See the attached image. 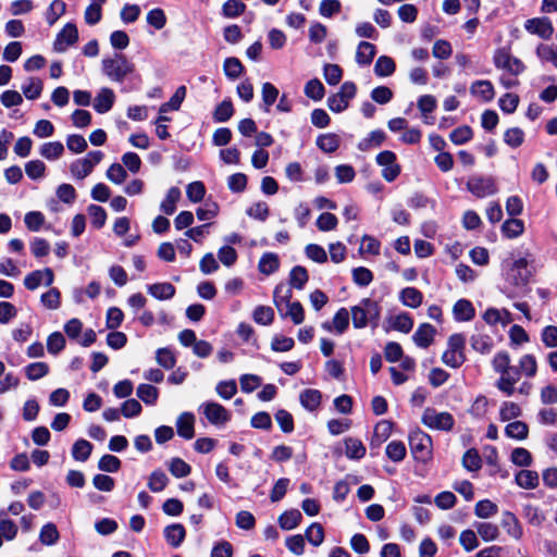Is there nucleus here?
Returning <instances> with one entry per match:
<instances>
[{"label": "nucleus", "instance_id": "nucleus-17", "mask_svg": "<svg viewBox=\"0 0 557 557\" xmlns=\"http://www.w3.org/2000/svg\"><path fill=\"white\" fill-rule=\"evenodd\" d=\"M453 314L456 321L466 322L470 321L475 315V309L471 301L468 299H459L453 307Z\"/></svg>", "mask_w": 557, "mask_h": 557}, {"label": "nucleus", "instance_id": "nucleus-64", "mask_svg": "<svg viewBox=\"0 0 557 557\" xmlns=\"http://www.w3.org/2000/svg\"><path fill=\"white\" fill-rule=\"evenodd\" d=\"M523 140L524 133L519 127L508 128L504 134V141L512 148L521 146L523 144Z\"/></svg>", "mask_w": 557, "mask_h": 557}, {"label": "nucleus", "instance_id": "nucleus-35", "mask_svg": "<svg viewBox=\"0 0 557 557\" xmlns=\"http://www.w3.org/2000/svg\"><path fill=\"white\" fill-rule=\"evenodd\" d=\"M516 482L522 488H535L539 485V474L531 470H521L516 474Z\"/></svg>", "mask_w": 557, "mask_h": 557}, {"label": "nucleus", "instance_id": "nucleus-16", "mask_svg": "<svg viewBox=\"0 0 557 557\" xmlns=\"http://www.w3.org/2000/svg\"><path fill=\"white\" fill-rule=\"evenodd\" d=\"M525 28L533 34H537L540 37L547 39L553 33L554 28L550 21L546 17L528 20Z\"/></svg>", "mask_w": 557, "mask_h": 557}, {"label": "nucleus", "instance_id": "nucleus-46", "mask_svg": "<svg viewBox=\"0 0 557 557\" xmlns=\"http://www.w3.org/2000/svg\"><path fill=\"white\" fill-rule=\"evenodd\" d=\"M234 114V108L231 100H223L213 112V120L218 123L227 122Z\"/></svg>", "mask_w": 557, "mask_h": 557}, {"label": "nucleus", "instance_id": "nucleus-60", "mask_svg": "<svg viewBox=\"0 0 557 557\" xmlns=\"http://www.w3.org/2000/svg\"><path fill=\"white\" fill-rule=\"evenodd\" d=\"M473 136V132L470 126L462 125L457 128H455L450 135L449 138L455 145H463L468 143Z\"/></svg>", "mask_w": 557, "mask_h": 557}, {"label": "nucleus", "instance_id": "nucleus-43", "mask_svg": "<svg viewBox=\"0 0 557 557\" xmlns=\"http://www.w3.org/2000/svg\"><path fill=\"white\" fill-rule=\"evenodd\" d=\"M317 146L324 152L331 153L338 149L339 138L335 134H323L317 138Z\"/></svg>", "mask_w": 557, "mask_h": 557}, {"label": "nucleus", "instance_id": "nucleus-32", "mask_svg": "<svg viewBox=\"0 0 557 557\" xmlns=\"http://www.w3.org/2000/svg\"><path fill=\"white\" fill-rule=\"evenodd\" d=\"M396 65L394 60L387 55H381L375 62L374 73L379 77H387L394 74Z\"/></svg>", "mask_w": 557, "mask_h": 557}, {"label": "nucleus", "instance_id": "nucleus-45", "mask_svg": "<svg viewBox=\"0 0 557 557\" xmlns=\"http://www.w3.org/2000/svg\"><path fill=\"white\" fill-rule=\"evenodd\" d=\"M223 70L226 77L234 81L242 75L244 66L237 58L230 57L224 60Z\"/></svg>", "mask_w": 557, "mask_h": 557}, {"label": "nucleus", "instance_id": "nucleus-51", "mask_svg": "<svg viewBox=\"0 0 557 557\" xmlns=\"http://www.w3.org/2000/svg\"><path fill=\"white\" fill-rule=\"evenodd\" d=\"M391 325L396 331L409 333L413 326V320L409 313L403 312L392 319Z\"/></svg>", "mask_w": 557, "mask_h": 557}, {"label": "nucleus", "instance_id": "nucleus-7", "mask_svg": "<svg viewBox=\"0 0 557 557\" xmlns=\"http://www.w3.org/2000/svg\"><path fill=\"white\" fill-rule=\"evenodd\" d=\"M396 154L391 150H384L376 156V163L382 166V177L386 182H393L400 174V165L396 162Z\"/></svg>", "mask_w": 557, "mask_h": 557}, {"label": "nucleus", "instance_id": "nucleus-1", "mask_svg": "<svg viewBox=\"0 0 557 557\" xmlns=\"http://www.w3.org/2000/svg\"><path fill=\"white\" fill-rule=\"evenodd\" d=\"M103 74L112 82L123 83L135 71V64L125 54L115 52L101 61Z\"/></svg>", "mask_w": 557, "mask_h": 557}, {"label": "nucleus", "instance_id": "nucleus-30", "mask_svg": "<svg viewBox=\"0 0 557 557\" xmlns=\"http://www.w3.org/2000/svg\"><path fill=\"white\" fill-rule=\"evenodd\" d=\"M393 424L387 420H382L376 423L374 428V433L371 440V445L380 446L383 442H385L391 433H392Z\"/></svg>", "mask_w": 557, "mask_h": 557}, {"label": "nucleus", "instance_id": "nucleus-44", "mask_svg": "<svg viewBox=\"0 0 557 557\" xmlns=\"http://www.w3.org/2000/svg\"><path fill=\"white\" fill-rule=\"evenodd\" d=\"M49 373V366L46 362H33L25 367V375L30 381H37Z\"/></svg>", "mask_w": 557, "mask_h": 557}, {"label": "nucleus", "instance_id": "nucleus-34", "mask_svg": "<svg viewBox=\"0 0 557 557\" xmlns=\"http://www.w3.org/2000/svg\"><path fill=\"white\" fill-rule=\"evenodd\" d=\"M92 451V445L86 440H77L72 447V457L76 461H86Z\"/></svg>", "mask_w": 557, "mask_h": 557}, {"label": "nucleus", "instance_id": "nucleus-54", "mask_svg": "<svg viewBox=\"0 0 557 557\" xmlns=\"http://www.w3.org/2000/svg\"><path fill=\"white\" fill-rule=\"evenodd\" d=\"M334 332L338 335L343 334L349 325V312L346 308H341L333 317Z\"/></svg>", "mask_w": 557, "mask_h": 557}, {"label": "nucleus", "instance_id": "nucleus-29", "mask_svg": "<svg viewBox=\"0 0 557 557\" xmlns=\"http://www.w3.org/2000/svg\"><path fill=\"white\" fill-rule=\"evenodd\" d=\"M302 516L298 509H290L284 511L278 517V524L283 530H293L301 522Z\"/></svg>", "mask_w": 557, "mask_h": 557}, {"label": "nucleus", "instance_id": "nucleus-6", "mask_svg": "<svg viewBox=\"0 0 557 557\" xmlns=\"http://www.w3.org/2000/svg\"><path fill=\"white\" fill-rule=\"evenodd\" d=\"M530 277L531 271L528 269V260L525 258L515 260L506 274L507 282L517 288L525 287Z\"/></svg>", "mask_w": 557, "mask_h": 557}, {"label": "nucleus", "instance_id": "nucleus-42", "mask_svg": "<svg viewBox=\"0 0 557 557\" xmlns=\"http://www.w3.org/2000/svg\"><path fill=\"white\" fill-rule=\"evenodd\" d=\"M60 534L54 523H46L39 533V541L41 544L50 546L59 541Z\"/></svg>", "mask_w": 557, "mask_h": 557}, {"label": "nucleus", "instance_id": "nucleus-63", "mask_svg": "<svg viewBox=\"0 0 557 557\" xmlns=\"http://www.w3.org/2000/svg\"><path fill=\"white\" fill-rule=\"evenodd\" d=\"M274 319V310L268 306H258L253 311V320L258 324L269 325Z\"/></svg>", "mask_w": 557, "mask_h": 557}, {"label": "nucleus", "instance_id": "nucleus-5", "mask_svg": "<svg viewBox=\"0 0 557 557\" xmlns=\"http://www.w3.org/2000/svg\"><path fill=\"white\" fill-rule=\"evenodd\" d=\"M103 153L99 150L90 151L86 157L75 160L70 165L72 175L77 180H84L101 162Z\"/></svg>", "mask_w": 557, "mask_h": 557}, {"label": "nucleus", "instance_id": "nucleus-2", "mask_svg": "<svg viewBox=\"0 0 557 557\" xmlns=\"http://www.w3.org/2000/svg\"><path fill=\"white\" fill-rule=\"evenodd\" d=\"M354 327L363 329L369 323L376 325L381 314V308L375 300L364 298L359 305L351 308Z\"/></svg>", "mask_w": 557, "mask_h": 557}, {"label": "nucleus", "instance_id": "nucleus-48", "mask_svg": "<svg viewBox=\"0 0 557 557\" xmlns=\"http://www.w3.org/2000/svg\"><path fill=\"white\" fill-rule=\"evenodd\" d=\"M522 414L520 406L513 401H504L499 409V419L510 421Z\"/></svg>", "mask_w": 557, "mask_h": 557}, {"label": "nucleus", "instance_id": "nucleus-24", "mask_svg": "<svg viewBox=\"0 0 557 557\" xmlns=\"http://www.w3.org/2000/svg\"><path fill=\"white\" fill-rule=\"evenodd\" d=\"M366 446L362 442L355 437L345 438V455L349 459L359 460L366 455Z\"/></svg>", "mask_w": 557, "mask_h": 557}, {"label": "nucleus", "instance_id": "nucleus-55", "mask_svg": "<svg viewBox=\"0 0 557 557\" xmlns=\"http://www.w3.org/2000/svg\"><path fill=\"white\" fill-rule=\"evenodd\" d=\"M324 91V86L318 78L310 79L305 86V95L314 101L321 100Z\"/></svg>", "mask_w": 557, "mask_h": 557}, {"label": "nucleus", "instance_id": "nucleus-11", "mask_svg": "<svg viewBox=\"0 0 557 557\" xmlns=\"http://www.w3.org/2000/svg\"><path fill=\"white\" fill-rule=\"evenodd\" d=\"M53 281V271L50 268H45L42 270H35L28 273L24 278V286L28 290H35L41 284H44L45 286H51Z\"/></svg>", "mask_w": 557, "mask_h": 557}, {"label": "nucleus", "instance_id": "nucleus-49", "mask_svg": "<svg viewBox=\"0 0 557 557\" xmlns=\"http://www.w3.org/2000/svg\"><path fill=\"white\" fill-rule=\"evenodd\" d=\"M169 470L175 478H185L190 474L191 467L183 459L175 457L169 461Z\"/></svg>", "mask_w": 557, "mask_h": 557}, {"label": "nucleus", "instance_id": "nucleus-26", "mask_svg": "<svg viewBox=\"0 0 557 557\" xmlns=\"http://www.w3.org/2000/svg\"><path fill=\"white\" fill-rule=\"evenodd\" d=\"M375 46L368 41H361L356 51V62L359 65H369L375 55Z\"/></svg>", "mask_w": 557, "mask_h": 557}, {"label": "nucleus", "instance_id": "nucleus-62", "mask_svg": "<svg viewBox=\"0 0 557 557\" xmlns=\"http://www.w3.org/2000/svg\"><path fill=\"white\" fill-rule=\"evenodd\" d=\"M246 9V4L239 0H227L222 7V14L225 17L233 18L240 15Z\"/></svg>", "mask_w": 557, "mask_h": 557}, {"label": "nucleus", "instance_id": "nucleus-50", "mask_svg": "<svg viewBox=\"0 0 557 557\" xmlns=\"http://www.w3.org/2000/svg\"><path fill=\"white\" fill-rule=\"evenodd\" d=\"M309 275L304 267H294L289 274V283L292 287L302 289L305 284L308 282Z\"/></svg>", "mask_w": 557, "mask_h": 557}, {"label": "nucleus", "instance_id": "nucleus-19", "mask_svg": "<svg viewBox=\"0 0 557 557\" xmlns=\"http://www.w3.org/2000/svg\"><path fill=\"white\" fill-rule=\"evenodd\" d=\"M470 92L484 102L493 100L495 96L493 84L486 79L475 81L470 87Z\"/></svg>", "mask_w": 557, "mask_h": 557}, {"label": "nucleus", "instance_id": "nucleus-59", "mask_svg": "<svg viewBox=\"0 0 557 557\" xmlns=\"http://www.w3.org/2000/svg\"><path fill=\"white\" fill-rule=\"evenodd\" d=\"M66 4L62 0H54L49 5L46 18L49 25H53L65 12Z\"/></svg>", "mask_w": 557, "mask_h": 557}, {"label": "nucleus", "instance_id": "nucleus-28", "mask_svg": "<svg viewBox=\"0 0 557 557\" xmlns=\"http://www.w3.org/2000/svg\"><path fill=\"white\" fill-rule=\"evenodd\" d=\"M181 196L182 193L178 187H171L160 205V210L168 215L173 214L176 210V203L181 199Z\"/></svg>", "mask_w": 557, "mask_h": 557}, {"label": "nucleus", "instance_id": "nucleus-52", "mask_svg": "<svg viewBox=\"0 0 557 557\" xmlns=\"http://www.w3.org/2000/svg\"><path fill=\"white\" fill-rule=\"evenodd\" d=\"M139 399L146 405H153L158 399V388L150 384H140L136 392Z\"/></svg>", "mask_w": 557, "mask_h": 557}, {"label": "nucleus", "instance_id": "nucleus-27", "mask_svg": "<svg viewBox=\"0 0 557 557\" xmlns=\"http://www.w3.org/2000/svg\"><path fill=\"white\" fill-rule=\"evenodd\" d=\"M148 293L159 300H168L175 295V287L171 283H156L148 286Z\"/></svg>", "mask_w": 557, "mask_h": 557}, {"label": "nucleus", "instance_id": "nucleus-56", "mask_svg": "<svg viewBox=\"0 0 557 557\" xmlns=\"http://www.w3.org/2000/svg\"><path fill=\"white\" fill-rule=\"evenodd\" d=\"M470 344L475 351H479L481 354H488L493 347L491 337L481 334L471 336Z\"/></svg>", "mask_w": 557, "mask_h": 557}, {"label": "nucleus", "instance_id": "nucleus-20", "mask_svg": "<svg viewBox=\"0 0 557 557\" xmlns=\"http://www.w3.org/2000/svg\"><path fill=\"white\" fill-rule=\"evenodd\" d=\"M301 406L308 411L317 410L322 400V394L318 389L308 388L304 389L299 395Z\"/></svg>", "mask_w": 557, "mask_h": 557}, {"label": "nucleus", "instance_id": "nucleus-4", "mask_svg": "<svg viewBox=\"0 0 557 557\" xmlns=\"http://www.w3.org/2000/svg\"><path fill=\"white\" fill-rule=\"evenodd\" d=\"M421 422L431 430L449 432L455 426V419L447 411H437L432 407L424 409Z\"/></svg>", "mask_w": 557, "mask_h": 557}, {"label": "nucleus", "instance_id": "nucleus-3", "mask_svg": "<svg viewBox=\"0 0 557 557\" xmlns=\"http://www.w3.org/2000/svg\"><path fill=\"white\" fill-rule=\"evenodd\" d=\"M408 440L411 454L417 461L426 463L432 459L433 443L428 433L414 429L410 431Z\"/></svg>", "mask_w": 557, "mask_h": 557}, {"label": "nucleus", "instance_id": "nucleus-12", "mask_svg": "<svg viewBox=\"0 0 557 557\" xmlns=\"http://www.w3.org/2000/svg\"><path fill=\"white\" fill-rule=\"evenodd\" d=\"M78 40V30L75 24L67 23L59 32L53 48L57 52H64L70 46Z\"/></svg>", "mask_w": 557, "mask_h": 557}, {"label": "nucleus", "instance_id": "nucleus-15", "mask_svg": "<svg viewBox=\"0 0 557 557\" xmlns=\"http://www.w3.org/2000/svg\"><path fill=\"white\" fill-rule=\"evenodd\" d=\"M436 330L430 323H422L414 332L412 339L418 347L428 348L434 339Z\"/></svg>", "mask_w": 557, "mask_h": 557}, {"label": "nucleus", "instance_id": "nucleus-13", "mask_svg": "<svg viewBox=\"0 0 557 557\" xmlns=\"http://www.w3.org/2000/svg\"><path fill=\"white\" fill-rule=\"evenodd\" d=\"M521 374L519 366H510L509 370H507L506 373H503V375L496 381L495 386L506 396H511L516 391L515 384L520 380Z\"/></svg>", "mask_w": 557, "mask_h": 557}, {"label": "nucleus", "instance_id": "nucleus-21", "mask_svg": "<svg viewBox=\"0 0 557 557\" xmlns=\"http://www.w3.org/2000/svg\"><path fill=\"white\" fill-rule=\"evenodd\" d=\"M195 417L193 413L184 412L180 414L176 421L177 433L180 436L190 440L195 435L194 431Z\"/></svg>", "mask_w": 557, "mask_h": 557}, {"label": "nucleus", "instance_id": "nucleus-33", "mask_svg": "<svg viewBox=\"0 0 557 557\" xmlns=\"http://www.w3.org/2000/svg\"><path fill=\"white\" fill-rule=\"evenodd\" d=\"M506 436L518 441L525 440L529 434V426L523 421H513L505 428Z\"/></svg>", "mask_w": 557, "mask_h": 557}, {"label": "nucleus", "instance_id": "nucleus-38", "mask_svg": "<svg viewBox=\"0 0 557 557\" xmlns=\"http://www.w3.org/2000/svg\"><path fill=\"white\" fill-rule=\"evenodd\" d=\"M385 139V133L381 129H375L372 131L367 138L359 143L358 148L362 151H366L374 147H380Z\"/></svg>", "mask_w": 557, "mask_h": 557}, {"label": "nucleus", "instance_id": "nucleus-58", "mask_svg": "<svg viewBox=\"0 0 557 557\" xmlns=\"http://www.w3.org/2000/svg\"><path fill=\"white\" fill-rule=\"evenodd\" d=\"M306 539L313 546H320L324 541V530L320 523H312L307 530L305 534Z\"/></svg>", "mask_w": 557, "mask_h": 557}, {"label": "nucleus", "instance_id": "nucleus-41", "mask_svg": "<svg viewBox=\"0 0 557 557\" xmlns=\"http://www.w3.org/2000/svg\"><path fill=\"white\" fill-rule=\"evenodd\" d=\"M498 512V507L490 499H483L476 503L474 515L481 519H488Z\"/></svg>", "mask_w": 557, "mask_h": 557}, {"label": "nucleus", "instance_id": "nucleus-37", "mask_svg": "<svg viewBox=\"0 0 557 557\" xmlns=\"http://www.w3.org/2000/svg\"><path fill=\"white\" fill-rule=\"evenodd\" d=\"M524 231V223L519 219L506 220L502 225V232L507 238L519 237Z\"/></svg>", "mask_w": 557, "mask_h": 557}, {"label": "nucleus", "instance_id": "nucleus-10", "mask_svg": "<svg viewBox=\"0 0 557 557\" xmlns=\"http://www.w3.org/2000/svg\"><path fill=\"white\" fill-rule=\"evenodd\" d=\"M202 412L211 424H225L231 420V413L222 405L215 401H207L202 404Z\"/></svg>", "mask_w": 557, "mask_h": 557}, {"label": "nucleus", "instance_id": "nucleus-23", "mask_svg": "<svg viewBox=\"0 0 557 557\" xmlns=\"http://www.w3.org/2000/svg\"><path fill=\"white\" fill-rule=\"evenodd\" d=\"M401 304L409 308H418L423 301L422 293L414 287H406L399 294Z\"/></svg>", "mask_w": 557, "mask_h": 557}, {"label": "nucleus", "instance_id": "nucleus-53", "mask_svg": "<svg viewBox=\"0 0 557 557\" xmlns=\"http://www.w3.org/2000/svg\"><path fill=\"white\" fill-rule=\"evenodd\" d=\"M462 466L469 471H478L482 467V459L476 449H468L462 457Z\"/></svg>", "mask_w": 557, "mask_h": 557}, {"label": "nucleus", "instance_id": "nucleus-36", "mask_svg": "<svg viewBox=\"0 0 557 557\" xmlns=\"http://www.w3.org/2000/svg\"><path fill=\"white\" fill-rule=\"evenodd\" d=\"M169 483V478L166 474L158 469L151 472L148 478V487L153 493H159L163 491Z\"/></svg>", "mask_w": 557, "mask_h": 557}, {"label": "nucleus", "instance_id": "nucleus-39", "mask_svg": "<svg viewBox=\"0 0 557 557\" xmlns=\"http://www.w3.org/2000/svg\"><path fill=\"white\" fill-rule=\"evenodd\" d=\"M64 152V146L60 141H49L45 143L40 147V156L47 160H57Z\"/></svg>", "mask_w": 557, "mask_h": 557}, {"label": "nucleus", "instance_id": "nucleus-40", "mask_svg": "<svg viewBox=\"0 0 557 557\" xmlns=\"http://www.w3.org/2000/svg\"><path fill=\"white\" fill-rule=\"evenodd\" d=\"M21 88L27 99L35 100L40 97L44 86L39 78L32 77Z\"/></svg>", "mask_w": 557, "mask_h": 557}, {"label": "nucleus", "instance_id": "nucleus-61", "mask_svg": "<svg viewBox=\"0 0 557 557\" xmlns=\"http://www.w3.org/2000/svg\"><path fill=\"white\" fill-rule=\"evenodd\" d=\"M215 392L221 398L231 399L237 393L236 381H220L215 386Z\"/></svg>", "mask_w": 557, "mask_h": 557}, {"label": "nucleus", "instance_id": "nucleus-47", "mask_svg": "<svg viewBox=\"0 0 557 557\" xmlns=\"http://www.w3.org/2000/svg\"><path fill=\"white\" fill-rule=\"evenodd\" d=\"M386 456L394 462H400L406 457V446L401 441H392L386 446Z\"/></svg>", "mask_w": 557, "mask_h": 557}, {"label": "nucleus", "instance_id": "nucleus-8", "mask_svg": "<svg viewBox=\"0 0 557 557\" xmlns=\"http://www.w3.org/2000/svg\"><path fill=\"white\" fill-rule=\"evenodd\" d=\"M467 189L479 198L494 195L497 191L495 181L492 177L480 175H473L468 180Z\"/></svg>", "mask_w": 557, "mask_h": 557}, {"label": "nucleus", "instance_id": "nucleus-57", "mask_svg": "<svg viewBox=\"0 0 557 557\" xmlns=\"http://www.w3.org/2000/svg\"><path fill=\"white\" fill-rule=\"evenodd\" d=\"M519 368L522 374L528 377H533L537 371V362L533 355H524L519 360Z\"/></svg>", "mask_w": 557, "mask_h": 557}, {"label": "nucleus", "instance_id": "nucleus-18", "mask_svg": "<svg viewBox=\"0 0 557 557\" xmlns=\"http://www.w3.org/2000/svg\"><path fill=\"white\" fill-rule=\"evenodd\" d=\"M163 533L168 544L174 548L180 547L186 536L185 528L181 523H173L168 525Z\"/></svg>", "mask_w": 557, "mask_h": 557}, {"label": "nucleus", "instance_id": "nucleus-9", "mask_svg": "<svg viewBox=\"0 0 557 557\" xmlns=\"http://www.w3.org/2000/svg\"><path fill=\"white\" fill-rule=\"evenodd\" d=\"M494 65L497 69L505 70L511 75H519L523 72V63L516 57H512L507 50L498 49L494 54Z\"/></svg>", "mask_w": 557, "mask_h": 557}, {"label": "nucleus", "instance_id": "nucleus-22", "mask_svg": "<svg viewBox=\"0 0 557 557\" xmlns=\"http://www.w3.org/2000/svg\"><path fill=\"white\" fill-rule=\"evenodd\" d=\"M114 92L110 88H102L94 101V109L98 113L108 112L114 103Z\"/></svg>", "mask_w": 557, "mask_h": 557}, {"label": "nucleus", "instance_id": "nucleus-14", "mask_svg": "<svg viewBox=\"0 0 557 557\" xmlns=\"http://www.w3.org/2000/svg\"><path fill=\"white\" fill-rule=\"evenodd\" d=\"M500 525L507 534L515 540H520L523 535L522 527L518 518L511 511L503 512Z\"/></svg>", "mask_w": 557, "mask_h": 557}, {"label": "nucleus", "instance_id": "nucleus-31", "mask_svg": "<svg viewBox=\"0 0 557 557\" xmlns=\"http://www.w3.org/2000/svg\"><path fill=\"white\" fill-rule=\"evenodd\" d=\"M280 267V260L277 255L273 252H265L262 255L258 269L262 274L270 275L274 273Z\"/></svg>", "mask_w": 557, "mask_h": 557}, {"label": "nucleus", "instance_id": "nucleus-25", "mask_svg": "<svg viewBox=\"0 0 557 557\" xmlns=\"http://www.w3.org/2000/svg\"><path fill=\"white\" fill-rule=\"evenodd\" d=\"M474 528L480 535V537L484 542H493L496 541L499 535L500 531L497 524L491 523V522H475Z\"/></svg>", "mask_w": 557, "mask_h": 557}]
</instances>
